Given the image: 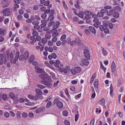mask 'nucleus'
<instances>
[{"label": "nucleus", "instance_id": "1", "mask_svg": "<svg viewBox=\"0 0 125 125\" xmlns=\"http://www.w3.org/2000/svg\"><path fill=\"white\" fill-rule=\"evenodd\" d=\"M52 80L49 77H46L41 81V83L46 86H51L52 85L51 83Z\"/></svg>", "mask_w": 125, "mask_h": 125}, {"label": "nucleus", "instance_id": "2", "mask_svg": "<svg viewBox=\"0 0 125 125\" xmlns=\"http://www.w3.org/2000/svg\"><path fill=\"white\" fill-rule=\"evenodd\" d=\"M12 12V10L11 9L8 8L4 9L2 11L3 16H10Z\"/></svg>", "mask_w": 125, "mask_h": 125}, {"label": "nucleus", "instance_id": "3", "mask_svg": "<svg viewBox=\"0 0 125 125\" xmlns=\"http://www.w3.org/2000/svg\"><path fill=\"white\" fill-rule=\"evenodd\" d=\"M71 71L72 74L74 75L80 72L81 71V69L80 67H75L74 69H71Z\"/></svg>", "mask_w": 125, "mask_h": 125}, {"label": "nucleus", "instance_id": "4", "mask_svg": "<svg viewBox=\"0 0 125 125\" xmlns=\"http://www.w3.org/2000/svg\"><path fill=\"white\" fill-rule=\"evenodd\" d=\"M80 40L79 39H76L75 40L71 42L70 43V45L71 46H73L76 44H80Z\"/></svg>", "mask_w": 125, "mask_h": 125}, {"label": "nucleus", "instance_id": "5", "mask_svg": "<svg viewBox=\"0 0 125 125\" xmlns=\"http://www.w3.org/2000/svg\"><path fill=\"white\" fill-rule=\"evenodd\" d=\"M83 53L85 58L87 60H89L90 58V56L88 50L87 49H84Z\"/></svg>", "mask_w": 125, "mask_h": 125}, {"label": "nucleus", "instance_id": "6", "mask_svg": "<svg viewBox=\"0 0 125 125\" xmlns=\"http://www.w3.org/2000/svg\"><path fill=\"white\" fill-rule=\"evenodd\" d=\"M34 68L36 70L35 71L36 72L38 73H41L45 72L44 71L42 70V69L39 68V66H35Z\"/></svg>", "mask_w": 125, "mask_h": 125}, {"label": "nucleus", "instance_id": "7", "mask_svg": "<svg viewBox=\"0 0 125 125\" xmlns=\"http://www.w3.org/2000/svg\"><path fill=\"white\" fill-rule=\"evenodd\" d=\"M115 11V10L114 9H111L108 12L107 14L108 16H110L113 15V13Z\"/></svg>", "mask_w": 125, "mask_h": 125}, {"label": "nucleus", "instance_id": "8", "mask_svg": "<svg viewBox=\"0 0 125 125\" xmlns=\"http://www.w3.org/2000/svg\"><path fill=\"white\" fill-rule=\"evenodd\" d=\"M23 55L24 56V60H27L28 59L29 56V53L28 51H26L24 52Z\"/></svg>", "mask_w": 125, "mask_h": 125}, {"label": "nucleus", "instance_id": "9", "mask_svg": "<svg viewBox=\"0 0 125 125\" xmlns=\"http://www.w3.org/2000/svg\"><path fill=\"white\" fill-rule=\"evenodd\" d=\"M9 57L10 62V63L12 64L13 63V53L12 52H10L9 55Z\"/></svg>", "mask_w": 125, "mask_h": 125}, {"label": "nucleus", "instance_id": "10", "mask_svg": "<svg viewBox=\"0 0 125 125\" xmlns=\"http://www.w3.org/2000/svg\"><path fill=\"white\" fill-rule=\"evenodd\" d=\"M35 57L33 55H31L28 59V62L30 63H31L34 60Z\"/></svg>", "mask_w": 125, "mask_h": 125}, {"label": "nucleus", "instance_id": "11", "mask_svg": "<svg viewBox=\"0 0 125 125\" xmlns=\"http://www.w3.org/2000/svg\"><path fill=\"white\" fill-rule=\"evenodd\" d=\"M115 65L114 62L113 61L111 64V70L112 73L115 71Z\"/></svg>", "mask_w": 125, "mask_h": 125}, {"label": "nucleus", "instance_id": "12", "mask_svg": "<svg viewBox=\"0 0 125 125\" xmlns=\"http://www.w3.org/2000/svg\"><path fill=\"white\" fill-rule=\"evenodd\" d=\"M4 56L3 54H0V64L1 65L3 63V59Z\"/></svg>", "mask_w": 125, "mask_h": 125}, {"label": "nucleus", "instance_id": "13", "mask_svg": "<svg viewBox=\"0 0 125 125\" xmlns=\"http://www.w3.org/2000/svg\"><path fill=\"white\" fill-rule=\"evenodd\" d=\"M89 28L93 33L94 34H95L96 32V31L94 27L93 26H90L89 27Z\"/></svg>", "mask_w": 125, "mask_h": 125}, {"label": "nucleus", "instance_id": "14", "mask_svg": "<svg viewBox=\"0 0 125 125\" xmlns=\"http://www.w3.org/2000/svg\"><path fill=\"white\" fill-rule=\"evenodd\" d=\"M44 108L42 107H39L36 110L35 112L37 113H39L41 112L44 109Z\"/></svg>", "mask_w": 125, "mask_h": 125}, {"label": "nucleus", "instance_id": "15", "mask_svg": "<svg viewBox=\"0 0 125 125\" xmlns=\"http://www.w3.org/2000/svg\"><path fill=\"white\" fill-rule=\"evenodd\" d=\"M88 60L87 59H84V60H83L82 61V60L83 65L85 66H87L89 65V63Z\"/></svg>", "mask_w": 125, "mask_h": 125}, {"label": "nucleus", "instance_id": "16", "mask_svg": "<svg viewBox=\"0 0 125 125\" xmlns=\"http://www.w3.org/2000/svg\"><path fill=\"white\" fill-rule=\"evenodd\" d=\"M35 91L36 94L39 95H41L42 94V93L40 89L37 88L35 89Z\"/></svg>", "mask_w": 125, "mask_h": 125}, {"label": "nucleus", "instance_id": "17", "mask_svg": "<svg viewBox=\"0 0 125 125\" xmlns=\"http://www.w3.org/2000/svg\"><path fill=\"white\" fill-rule=\"evenodd\" d=\"M44 63L46 65H47L52 69L53 70H55V69L53 67H52V66L48 63V62L47 61H45Z\"/></svg>", "mask_w": 125, "mask_h": 125}, {"label": "nucleus", "instance_id": "18", "mask_svg": "<svg viewBox=\"0 0 125 125\" xmlns=\"http://www.w3.org/2000/svg\"><path fill=\"white\" fill-rule=\"evenodd\" d=\"M102 53L104 56H106L108 54V52L107 51L105 50L104 48H103L102 50Z\"/></svg>", "mask_w": 125, "mask_h": 125}, {"label": "nucleus", "instance_id": "19", "mask_svg": "<svg viewBox=\"0 0 125 125\" xmlns=\"http://www.w3.org/2000/svg\"><path fill=\"white\" fill-rule=\"evenodd\" d=\"M99 104L103 106L105 104V100L103 98L101 99L99 101Z\"/></svg>", "mask_w": 125, "mask_h": 125}, {"label": "nucleus", "instance_id": "20", "mask_svg": "<svg viewBox=\"0 0 125 125\" xmlns=\"http://www.w3.org/2000/svg\"><path fill=\"white\" fill-rule=\"evenodd\" d=\"M9 95L11 99L13 100H15V97L14 93L12 92H11L10 93Z\"/></svg>", "mask_w": 125, "mask_h": 125}, {"label": "nucleus", "instance_id": "21", "mask_svg": "<svg viewBox=\"0 0 125 125\" xmlns=\"http://www.w3.org/2000/svg\"><path fill=\"white\" fill-rule=\"evenodd\" d=\"M57 106L59 108H61L63 106V104L60 101H59L57 104Z\"/></svg>", "mask_w": 125, "mask_h": 125}, {"label": "nucleus", "instance_id": "22", "mask_svg": "<svg viewBox=\"0 0 125 125\" xmlns=\"http://www.w3.org/2000/svg\"><path fill=\"white\" fill-rule=\"evenodd\" d=\"M83 12L84 14L86 15H91L93 14V13L92 12L89 11H84Z\"/></svg>", "mask_w": 125, "mask_h": 125}, {"label": "nucleus", "instance_id": "23", "mask_svg": "<svg viewBox=\"0 0 125 125\" xmlns=\"http://www.w3.org/2000/svg\"><path fill=\"white\" fill-rule=\"evenodd\" d=\"M113 16L114 17L116 18H117L119 16V13L118 12L115 11L113 13Z\"/></svg>", "mask_w": 125, "mask_h": 125}, {"label": "nucleus", "instance_id": "24", "mask_svg": "<svg viewBox=\"0 0 125 125\" xmlns=\"http://www.w3.org/2000/svg\"><path fill=\"white\" fill-rule=\"evenodd\" d=\"M37 86L38 87L41 89H44L46 88V87L45 86L41 84H37Z\"/></svg>", "mask_w": 125, "mask_h": 125}, {"label": "nucleus", "instance_id": "25", "mask_svg": "<svg viewBox=\"0 0 125 125\" xmlns=\"http://www.w3.org/2000/svg\"><path fill=\"white\" fill-rule=\"evenodd\" d=\"M104 15V14H103V13L101 11V10L100 11L98 12L97 14V15L98 17H101L103 16Z\"/></svg>", "mask_w": 125, "mask_h": 125}, {"label": "nucleus", "instance_id": "26", "mask_svg": "<svg viewBox=\"0 0 125 125\" xmlns=\"http://www.w3.org/2000/svg\"><path fill=\"white\" fill-rule=\"evenodd\" d=\"M54 19V17L53 15H50L49 16L48 18V20H47V21H48L49 20L50 21H51L53 20Z\"/></svg>", "mask_w": 125, "mask_h": 125}, {"label": "nucleus", "instance_id": "27", "mask_svg": "<svg viewBox=\"0 0 125 125\" xmlns=\"http://www.w3.org/2000/svg\"><path fill=\"white\" fill-rule=\"evenodd\" d=\"M55 22L54 21H51L49 22L48 24V26L49 27H50L54 24H55Z\"/></svg>", "mask_w": 125, "mask_h": 125}, {"label": "nucleus", "instance_id": "28", "mask_svg": "<svg viewBox=\"0 0 125 125\" xmlns=\"http://www.w3.org/2000/svg\"><path fill=\"white\" fill-rule=\"evenodd\" d=\"M52 102L51 101H48L46 104V107L47 108H49L51 105Z\"/></svg>", "mask_w": 125, "mask_h": 125}, {"label": "nucleus", "instance_id": "29", "mask_svg": "<svg viewBox=\"0 0 125 125\" xmlns=\"http://www.w3.org/2000/svg\"><path fill=\"white\" fill-rule=\"evenodd\" d=\"M34 28L38 30V31L39 32H41V31H39V30L40 29V26L39 25H34Z\"/></svg>", "mask_w": 125, "mask_h": 125}, {"label": "nucleus", "instance_id": "30", "mask_svg": "<svg viewBox=\"0 0 125 125\" xmlns=\"http://www.w3.org/2000/svg\"><path fill=\"white\" fill-rule=\"evenodd\" d=\"M47 17V15L46 14L44 13L42 14L41 17V18L43 19H45Z\"/></svg>", "mask_w": 125, "mask_h": 125}, {"label": "nucleus", "instance_id": "31", "mask_svg": "<svg viewBox=\"0 0 125 125\" xmlns=\"http://www.w3.org/2000/svg\"><path fill=\"white\" fill-rule=\"evenodd\" d=\"M108 26L109 28L112 29L113 28V27L114 26V24H113L111 22H109L108 24Z\"/></svg>", "mask_w": 125, "mask_h": 125}, {"label": "nucleus", "instance_id": "32", "mask_svg": "<svg viewBox=\"0 0 125 125\" xmlns=\"http://www.w3.org/2000/svg\"><path fill=\"white\" fill-rule=\"evenodd\" d=\"M89 15H86L84 16V18L83 19V20H87L90 19L91 17L89 16Z\"/></svg>", "mask_w": 125, "mask_h": 125}, {"label": "nucleus", "instance_id": "33", "mask_svg": "<svg viewBox=\"0 0 125 125\" xmlns=\"http://www.w3.org/2000/svg\"><path fill=\"white\" fill-rule=\"evenodd\" d=\"M82 14L81 13H78V15L80 18H83V15H84V14L83 11H82Z\"/></svg>", "mask_w": 125, "mask_h": 125}, {"label": "nucleus", "instance_id": "34", "mask_svg": "<svg viewBox=\"0 0 125 125\" xmlns=\"http://www.w3.org/2000/svg\"><path fill=\"white\" fill-rule=\"evenodd\" d=\"M66 35L65 34H63L62 36H61L60 40L61 41H62L64 40L66 38Z\"/></svg>", "mask_w": 125, "mask_h": 125}, {"label": "nucleus", "instance_id": "35", "mask_svg": "<svg viewBox=\"0 0 125 125\" xmlns=\"http://www.w3.org/2000/svg\"><path fill=\"white\" fill-rule=\"evenodd\" d=\"M59 99L58 98H56L53 101L54 104H56L58 103L59 101Z\"/></svg>", "mask_w": 125, "mask_h": 125}, {"label": "nucleus", "instance_id": "36", "mask_svg": "<svg viewBox=\"0 0 125 125\" xmlns=\"http://www.w3.org/2000/svg\"><path fill=\"white\" fill-rule=\"evenodd\" d=\"M46 74H40L39 75V77L40 78H45V77H46Z\"/></svg>", "mask_w": 125, "mask_h": 125}, {"label": "nucleus", "instance_id": "37", "mask_svg": "<svg viewBox=\"0 0 125 125\" xmlns=\"http://www.w3.org/2000/svg\"><path fill=\"white\" fill-rule=\"evenodd\" d=\"M23 18V16L21 15H17V19L18 21L21 20Z\"/></svg>", "mask_w": 125, "mask_h": 125}, {"label": "nucleus", "instance_id": "38", "mask_svg": "<svg viewBox=\"0 0 125 125\" xmlns=\"http://www.w3.org/2000/svg\"><path fill=\"white\" fill-rule=\"evenodd\" d=\"M32 23L33 25H38L39 23V22L35 20L33 21L32 22Z\"/></svg>", "mask_w": 125, "mask_h": 125}, {"label": "nucleus", "instance_id": "39", "mask_svg": "<svg viewBox=\"0 0 125 125\" xmlns=\"http://www.w3.org/2000/svg\"><path fill=\"white\" fill-rule=\"evenodd\" d=\"M99 19L97 18H95L93 20V22L95 23H98V22H101L99 21Z\"/></svg>", "mask_w": 125, "mask_h": 125}, {"label": "nucleus", "instance_id": "40", "mask_svg": "<svg viewBox=\"0 0 125 125\" xmlns=\"http://www.w3.org/2000/svg\"><path fill=\"white\" fill-rule=\"evenodd\" d=\"M94 85H99L98 80L97 79H95L94 82Z\"/></svg>", "mask_w": 125, "mask_h": 125}, {"label": "nucleus", "instance_id": "41", "mask_svg": "<svg viewBox=\"0 0 125 125\" xmlns=\"http://www.w3.org/2000/svg\"><path fill=\"white\" fill-rule=\"evenodd\" d=\"M4 30L0 28V36H1L4 35Z\"/></svg>", "mask_w": 125, "mask_h": 125}, {"label": "nucleus", "instance_id": "42", "mask_svg": "<svg viewBox=\"0 0 125 125\" xmlns=\"http://www.w3.org/2000/svg\"><path fill=\"white\" fill-rule=\"evenodd\" d=\"M18 13L20 15H22L24 13V11L21 9H19L18 10Z\"/></svg>", "mask_w": 125, "mask_h": 125}, {"label": "nucleus", "instance_id": "43", "mask_svg": "<svg viewBox=\"0 0 125 125\" xmlns=\"http://www.w3.org/2000/svg\"><path fill=\"white\" fill-rule=\"evenodd\" d=\"M64 123L65 125H70V122L67 120H65L64 121Z\"/></svg>", "mask_w": 125, "mask_h": 125}, {"label": "nucleus", "instance_id": "44", "mask_svg": "<svg viewBox=\"0 0 125 125\" xmlns=\"http://www.w3.org/2000/svg\"><path fill=\"white\" fill-rule=\"evenodd\" d=\"M24 56L23 55H21L19 56V59L20 60H24Z\"/></svg>", "mask_w": 125, "mask_h": 125}, {"label": "nucleus", "instance_id": "45", "mask_svg": "<svg viewBox=\"0 0 125 125\" xmlns=\"http://www.w3.org/2000/svg\"><path fill=\"white\" fill-rule=\"evenodd\" d=\"M62 114L64 116H66L68 114V112L66 111H64L62 112Z\"/></svg>", "mask_w": 125, "mask_h": 125}, {"label": "nucleus", "instance_id": "46", "mask_svg": "<svg viewBox=\"0 0 125 125\" xmlns=\"http://www.w3.org/2000/svg\"><path fill=\"white\" fill-rule=\"evenodd\" d=\"M85 32L86 34L88 35L90 34V30L89 29H86L85 30Z\"/></svg>", "mask_w": 125, "mask_h": 125}, {"label": "nucleus", "instance_id": "47", "mask_svg": "<svg viewBox=\"0 0 125 125\" xmlns=\"http://www.w3.org/2000/svg\"><path fill=\"white\" fill-rule=\"evenodd\" d=\"M42 43H43L44 44L46 43L47 42V40L45 38H42L41 40Z\"/></svg>", "mask_w": 125, "mask_h": 125}, {"label": "nucleus", "instance_id": "48", "mask_svg": "<svg viewBox=\"0 0 125 125\" xmlns=\"http://www.w3.org/2000/svg\"><path fill=\"white\" fill-rule=\"evenodd\" d=\"M19 58L17 57H15L14 59L13 60V63L15 64L16 63V62L18 61Z\"/></svg>", "mask_w": 125, "mask_h": 125}, {"label": "nucleus", "instance_id": "49", "mask_svg": "<svg viewBox=\"0 0 125 125\" xmlns=\"http://www.w3.org/2000/svg\"><path fill=\"white\" fill-rule=\"evenodd\" d=\"M101 11L104 14V13H105L108 12V10L104 8V9H102L101 10Z\"/></svg>", "mask_w": 125, "mask_h": 125}, {"label": "nucleus", "instance_id": "50", "mask_svg": "<svg viewBox=\"0 0 125 125\" xmlns=\"http://www.w3.org/2000/svg\"><path fill=\"white\" fill-rule=\"evenodd\" d=\"M101 23V22H98V23H94V25L96 28H98L99 27V25H100Z\"/></svg>", "mask_w": 125, "mask_h": 125}, {"label": "nucleus", "instance_id": "51", "mask_svg": "<svg viewBox=\"0 0 125 125\" xmlns=\"http://www.w3.org/2000/svg\"><path fill=\"white\" fill-rule=\"evenodd\" d=\"M2 97L4 100H5L7 98V95L6 94H3L2 95Z\"/></svg>", "mask_w": 125, "mask_h": 125}, {"label": "nucleus", "instance_id": "52", "mask_svg": "<svg viewBox=\"0 0 125 125\" xmlns=\"http://www.w3.org/2000/svg\"><path fill=\"white\" fill-rule=\"evenodd\" d=\"M38 34V33L36 31H33L32 32L33 35L34 36H36Z\"/></svg>", "mask_w": 125, "mask_h": 125}, {"label": "nucleus", "instance_id": "53", "mask_svg": "<svg viewBox=\"0 0 125 125\" xmlns=\"http://www.w3.org/2000/svg\"><path fill=\"white\" fill-rule=\"evenodd\" d=\"M99 27L101 31H104V28L103 26L102 25H100Z\"/></svg>", "mask_w": 125, "mask_h": 125}, {"label": "nucleus", "instance_id": "54", "mask_svg": "<svg viewBox=\"0 0 125 125\" xmlns=\"http://www.w3.org/2000/svg\"><path fill=\"white\" fill-rule=\"evenodd\" d=\"M30 39L32 41L34 42H36V40L34 36H31L30 37Z\"/></svg>", "mask_w": 125, "mask_h": 125}, {"label": "nucleus", "instance_id": "55", "mask_svg": "<svg viewBox=\"0 0 125 125\" xmlns=\"http://www.w3.org/2000/svg\"><path fill=\"white\" fill-rule=\"evenodd\" d=\"M28 97L30 99H33L34 98V96L31 94H29L28 95Z\"/></svg>", "mask_w": 125, "mask_h": 125}, {"label": "nucleus", "instance_id": "56", "mask_svg": "<svg viewBox=\"0 0 125 125\" xmlns=\"http://www.w3.org/2000/svg\"><path fill=\"white\" fill-rule=\"evenodd\" d=\"M19 101L20 103H22L24 101V100L22 98H19Z\"/></svg>", "mask_w": 125, "mask_h": 125}, {"label": "nucleus", "instance_id": "57", "mask_svg": "<svg viewBox=\"0 0 125 125\" xmlns=\"http://www.w3.org/2000/svg\"><path fill=\"white\" fill-rule=\"evenodd\" d=\"M57 40V38L56 37H54L52 39V42H55Z\"/></svg>", "mask_w": 125, "mask_h": 125}, {"label": "nucleus", "instance_id": "58", "mask_svg": "<svg viewBox=\"0 0 125 125\" xmlns=\"http://www.w3.org/2000/svg\"><path fill=\"white\" fill-rule=\"evenodd\" d=\"M104 33L106 34L107 33L109 32V29L108 28L106 27H105L104 29Z\"/></svg>", "mask_w": 125, "mask_h": 125}, {"label": "nucleus", "instance_id": "59", "mask_svg": "<svg viewBox=\"0 0 125 125\" xmlns=\"http://www.w3.org/2000/svg\"><path fill=\"white\" fill-rule=\"evenodd\" d=\"M4 116L6 117H8L9 116V114L7 112H5L4 113Z\"/></svg>", "mask_w": 125, "mask_h": 125}, {"label": "nucleus", "instance_id": "60", "mask_svg": "<svg viewBox=\"0 0 125 125\" xmlns=\"http://www.w3.org/2000/svg\"><path fill=\"white\" fill-rule=\"evenodd\" d=\"M79 116V115L78 114L76 115L75 116V122H76L77 120L78 119Z\"/></svg>", "mask_w": 125, "mask_h": 125}, {"label": "nucleus", "instance_id": "61", "mask_svg": "<svg viewBox=\"0 0 125 125\" xmlns=\"http://www.w3.org/2000/svg\"><path fill=\"white\" fill-rule=\"evenodd\" d=\"M95 119L94 118L92 119L90 121V125H94Z\"/></svg>", "mask_w": 125, "mask_h": 125}, {"label": "nucleus", "instance_id": "62", "mask_svg": "<svg viewBox=\"0 0 125 125\" xmlns=\"http://www.w3.org/2000/svg\"><path fill=\"white\" fill-rule=\"evenodd\" d=\"M22 115L23 117L24 118H26L28 116L27 114L25 112H23L22 113Z\"/></svg>", "mask_w": 125, "mask_h": 125}, {"label": "nucleus", "instance_id": "63", "mask_svg": "<svg viewBox=\"0 0 125 125\" xmlns=\"http://www.w3.org/2000/svg\"><path fill=\"white\" fill-rule=\"evenodd\" d=\"M20 53L19 51H17L16 52L15 54V57H17L19 58V56Z\"/></svg>", "mask_w": 125, "mask_h": 125}, {"label": "nucleus", "instance_id": "64", "mask_svg": "<svg viewBox=\"0 0 125 125\" xmlns=\"http://www.w3.org/2000/svg\"><path fill=\"white\" fill-rule=\"evenodd\" d=\"M39 8L38 5H35L33 7V9L34 10H37Z\"/></svg>", "mask_w": 125, "mask_h": 125}]
</instances>
